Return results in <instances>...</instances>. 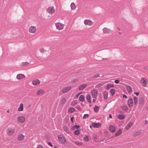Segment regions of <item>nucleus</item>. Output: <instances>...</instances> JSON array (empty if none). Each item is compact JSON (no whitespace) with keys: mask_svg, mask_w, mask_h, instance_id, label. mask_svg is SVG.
<instances>
[{"mask_svg":"<svg viewBox=\"0 0 148 148\" xmlns=\"http://www.w3.org/2000/svg\"><path fill=\"white\" fill-rule=\"evenodd\" d=\"M55 25L56 28L59 30H63L64 27V24L60 22H58L55 23Z\"/></svg>","mask_w":148,"mask_h":148,"instance_id":"obj_1","label":"nucleus"},{"mask_svg":"<svg viewBox=\"0 0 148 148\" xmlns=\"http://www.w3.org/2000/svg\"><path fill=\"white\" fill-rule=\"evenodd\" d=\"M58 140L61 143L64 144L66 143V139L63 135L59 134L58 136Z\"/></svg>","mask_w":148,"mask_h":148,"instance_id":"obj_2","label":"nucleus"},{"mask_svg":"<svg viewBox=\"0 0 148 148\" xmlns=\"http://www.w3.org/2000/svg\"><path fill=\"white\" fill-rule=\"evenodd\" d=\"M140 82L144 87H146L147 86V84H148V81L146 78L144 77L142 78Z\"/></svg>","mask_w":148,"mask_h":148,"instance_id":"obj_3","label":"nucleus"},{"mask_svg":"<svg viewBox=\"0 0 148 148\" xmlns=\"http://www.w3.org/2000/svg\"><path fill=\"white\" fill-rule=\"evenodd\" d=\"M15 129L14 128H10L6 131L7 134L9 136H11L14 134Z\"/></svg>","mask_w":148,"mask_h":148,"instance_id":"obj_4","label":"nucleus"},{"mask_svg":"<svg viewBox=\"0 0 148 148\" xmlns=\"http://www.w3.org/2000/svg\"><path fill=\"white\" fill-rule=\"evenodd\" d=\"M47 12L49 14H52L55 12V10L53 7H49L47 10Z\"/></svg>","mask_w":148,"mask_h":148,"instance_id":"obj_5","label":"nucleus"},{"mask_svg":"<svg viewBox=\"0 0 148 148\" xmlns=\"http://www.w3.org/2000/svg\"><path fill=\"white\" fill-rule=\"evenodd\" d=\"M36 29V27L33 26H31L29 29V32L30 33L34 34L35 33Z\"/></svg>","mask_w":148,"mask_h":148,"instance_id":"obj_6","label":"nucleus"},{"mask_svg":"<svg viewBox=\"0 0 148 148\" xmlns=\"http://www.w3.org/2000/svg\"><path fill=\"white\" fill-rule=\"evenodd\" d=\"M17 120L19 123H23L25 121V117L23 116H19L17 118Z\"/></svg>","mask_w":148,"mask_h":148,"instance_id":"obj_7","label":"nucleus"},{"mask_svg":"<svg viewBox=\"0 0 148 148\" xmlns=\"http://www.w3.org/2000/svg\"><path fill=\"white\" fill-rule=\"evenodd\" d=\"M84 23L85 25H91L93 24V22L90 20L88 19L85 20L84 21Z\"/></svg>","mask_w":148,"mask_h":148,"instance_id":"obj_8","label":"nucleus"},{"mask_svg":"<svg viewBox=\"0 0 148 148\" xmlns=\"http://www.w3.org/2000/svg\"><path fill=\"white\" fill-rule=\"evenodd\" d=\"M127 104L129 107H131L133 106V101L132 98L129 99L127 101Z\"/></svg>","mask_w":148,"mask_h":148,"instance_id":"obj_9","label":"nucleus"},{"mask_svg":"<svg viewBox=\"0 0 148 148\" xmlns=\"http://www.w3.org/2000/svg\"><path fill=\"white\" fill-rule=\"evenodd\" d=\"M71 88V87L70 86L66 87L62 90V92L63 93H66L70 90Z\"/></svg>","mask_w":148,"mask_h":148,"instance_id":"obj_10","label":"nucleus"},{"mask_svg":"<svg viewBox=\"0 0 148 148\" xmlns=\"http://www.w3.org/2000/svg\"><path fill=\"white\" fill-rule=\"evenodd\" d=\"M25 77V75L22 74H18L16 76V78L20 80Z\"/></svg>","mask_w":148,"mask_h":148,"instance_id":"obj_11","label":"nucleus"},{"mask_svg":"<svg viewBox=\"0 0 148 148\" xmlns=\"http://www.w3.org/2000/svg\"><path fill=\"white\" fill-rule=\"evenodd\" d=\"M101 125L99 123H92V126L94 128H100L101 127Z\"/></svg>","mask_w":148,"mask_h":148,"instance_id":"obj_12","label":"nucleus"},{"mask_svg":"<svg viewBox=\"0 0 148 148\" xmlns=\"http://www.w3.org/2000/svg\"><path fill=\"white\" fill-rule=\"evenodd\" d=\"M45 92V91L44 90L40 89L37 91L36 94L37 95H42Z\"/></svg>","mask_w":148,"mask_h":148,"instance_id":"obj_13","label":"nucleus"},{"mask_svg":"<svg viewBox=\"0 0 148 148\" xmlns=\"http://www.w3.org/2000/svg\"><path fill=\"white\" fill-rule=\"evenodd\" d=\"M92 94L93 98H96L97 95V91L95 90H93L92 91Z\"/></svg>","mask_w":148,"mask_h":148,"instance_id":"obj_14","label":"nucleus"},{"mask_svg":"<svg viewBox=\"0 0 148 148\" xmlns=\"http://www.w3.org/2000/svg\"><path fill=\"white\" fill-rule=\"evenodd\" d=\"M109 130L112 132H114L116 131L115 127L113 125H110L109 126Z\"/></svg>","mask_w":148,"mask_h":148,"instance_id":"obj_15","label":"nucleus"},{"mask_svg":"<svg viewBox=\"0 0 148 148\" xmlns=\"http://www.w3.org/2000/svg\"><path fill=\"white\" fill-rule=\"evenodd\" d=\"M40 82L38 79H35L32 82V83L34 85H38L40 83Z\"/></svg>","mask_w":148,"mask_h":148,"instance_id":"obj_16","label":"nucleus"},{"mask_svg":"<svg viewBox=\"0 0 148 148\" xmlns=\"http://www.w3.org/2000/svg\"><path fill=\"white\" fill-rule=\"evenodd\" d=\"M103 30L105 33L109 34L111 32V31L109 29L106 27L103 28Z\"/></svg>","mask_w":148,"mask_h":148,"instance_id":"obj_17","label":"nucleus"},{"mask_svg":"<svg viewBox=\"0 0 148 148\" xmlns=\"http://www.w3.org/2000/svg\"><path fill=\"white\" fill-rule=\"evenodd\" d=\"M133 125V123L131 122H130L128 123L125 127V129L127 130H129Z\"/></svg>","mask_w":148,"mask_h":148,"instance_id":"obj_18","label":"nucleus"},{"mask_svg":"<svg viewBox=\"0 0 148 148\" xmlns=\"http://www.w3.org/2000/svg\"><path fill=\"white\" fill-rule=\"evenodd\" d=\"M86 86L87 84H85L81 85L78 87V89L80 90H82L84 89Z\"/></svg>","mask_w":148,"mask_h":148,"instance_id":"obj_19","label":"nucleus"},{"mask_svg":"<svg viewBox=\"0 0 148 148\" xmlns=\"http://www.w3.org/2000/svg\"><path fill=\"white\" fill-rule=\"evenodd\" d=\"M141 134V132H140V130H139L134 132L132 135L134 136H136L140 135Z\"/></svg>","mask_w":148,"mask_h":148,"instance_id":"obj_20","label":"nucleus"},{"mask_svg":"<svg viewBox=\"0 0 148 148\" xmlns=\"http://www.w3.org/2000/svg\"><path fill=\"white\" fill-rule=\"evenodd\" d=\"M24 138V136L22 134H21L19 135L18 137V140H22Z\"/></svg>","mask_w":148,"mask_h":148,"instance_id":"obj_21","label":"nucleus"},{"mask_svg":"<svg viewBox=\"0 0 148 148\" xmlns=\"http://www.w3.org/2000/svg\"><path fill=\"white\" fill-rule=\"evenodd\" d=\"M144 103V99L143 97H141L139 99L138 103L139 105H143Z\"/></svg>","mask_w":148,"mask_h":148,"instance_id":"obj_22","label":"nucleus"},{"mask_svg":"<svg viewBox=\"0 0 148 148\" xmlns=\"http://www.w3.org/2000/svg\"><path fill=\"white\" fill-rule=\"evenodd\" d=\"M126 88L127 90L129 93H130L132 92V87L130 86L127 85V86H126Z\"/></svg>","mask_w":148,"mask_h":148,"instance_id":"obj_23","label":"nucleus"},{"mask_svg":"<svg viewBox=\"0 0 148 148\" xmlns=\"http://www.w3.org/2000/svg\"><path fill=\"white\" fill-rule=\"evenodd\" d=\"M23 109V103H21L20 107L18 108V111H22Z\"/></svg>","mask_w":148,"mask_h":148,"instance_id":"obj_24","label":"nucleus"},{"mask_svg":"<svg viewBox=\"0 0 148 148\" xmlns=\"http://www.w3.org/2000/svg\"><path fill=\"white\" fill-rule=\"evenodd\" d=\"M114 86L112 84H109L106 87V88L108 90L111 88H114Z\"/></svg>","mask_w":148,"mask_h":148,"instance_id":"obj_25","label":"nucleus"},{"mask_svg":"<svg viewBox=\"0 0 148 148\" xmlns=\"http://www.w3.org/2000/svg\"><path fill=\"white\" fill-rule=\"evenodd\" d=\"M108 92L106 91L103 93L104 98L105 99H107L108 98Z\"/></svg>","mask_w":148,"mask_h":148,"instance_id":"obj_26","label":"nucleus"},{"mask_svg":"<svg viewBox=\"0 0 148 148\" xmlns=\"http://www.w3.org/2000/svg\"><path fill=\"white\" fill-rule=\"evenodd\" d=\"M71 8L72 10H75L76 8V5H75V3H72L71 4Z\"/></svg>","mask_w":148,"mask_h":148,"instance_id":"obj_27","label":"nucleus"},{"mask_svg":"<svg viewBox=\"0 0 148 148\" xmlns=\"http://www.w3.org/2000/svg\"><path fill=\"white\" fill-rule=\"evenodd\" d=\"M79 99L81 101H84L85 99L84 96L83 95H81L79 97Z\"/></svg>","mask_w":148,"mask_h":148,"instance_id":"obj_28","label":"nucleus"},{"mask_svg":"<svg viewBox=\"0 0 148 148\" xmlns=\"http://www.w3.org/2000/svg\"><path fill=\"white\" fill-rule=\"evenodd\" d=\"M75 109L74 108L70 107L69 108V109L68 111L69 112L71 113H72L74 112L75 111Z\"/></svg>","mask_w":148,"mask_h":148,"instance_id":"obj_29","label":"nucleus"},{"mask_svg":"<svg viewBox=\"0 0 148 148\" xmlns=\"http://www.w3.org/2000/svg\"><path fill=\"white\" fill-rule=\"evenodd\" d=\"M118 117L120 120H122L124 118V116L123 114H119L118 115Z\"/></svg>","mask_w":148,"mask_h":148,"instance_id":"obj_30","label":"nucleus"},{"mask_svg":"<svg viewBox=\"0 0 148 148\" xmlns=\"http://www.w3.org/2000/svg\"><path fill=\"white\" fill-rule=\"evenodd\" d=\"M86 99L90 103H91V97L90 95H88L86 97Z\"/></svg>","mask_w":148,"mask_h":148,"instance_id":"obj_31","label":"nucleus"},{"mask_svg":"<svg viewBox=\"0 0 148 148\" xmlns=\"http://www.w3.org/2000/svg\"><path fill=\"white\" fill-rule=\"evenodd\" d=\"M121 133V130L119 129L118 131L116 132L115 133V135L116 136H118L120 135Z\"/></svg>","mask_w":148,"mask_h":148,"instance_id":"obj_32","label":"nucleus"},{"mask_svg":"<svg viewBox=\"0 0 148 148\" xmlns=\"http://www.w3.org/2000/svg\"><path fill=\"white\" fill-rule=\"evenodd\" d=\"M115 90L114 88L111 89L110 90V92L112 96L114 95L115 93Z\"/></svg>","mask_w":148,"mask_h":148,"instance_id":"obj_33","label":"nucleus"},{"mask_svg":"<svg viewBox=\"0 0 148 148\" xmlns=\"http://www.w3.org/2000/svg\"><path fill=\"white\" fill-rule=\"evenodd\" d=\"M135 105H136L138 103V99L136 97L134 96L133 97Z\"/></svg>","mask_w":148,"mask_h":148,"instance_id":"obj_34","label":"nucleus"},{"mask_svg":"<svg viewBox=\"0 0 148 148\" xmlns=\"http://www.w3.org/2000/svg\"><path fill=\"white\" fill-rule=\"evenodd\" d=\"M29 63L28 62H23L21 63V66H26L29 64Z\"/></svg>","mask_w":148,"mask_h":148,"instance_id":"obj_35","label":"nucleus"},{"mask_svg":"<svg viewBox=\"0 0 148 148\" xmlns=\"http://www.w3.org/2000/svg\"><path fill=\"white\" fill-rule=\"evenodd\" d=\"M99 110V107L98 106H95L94 108V110L95 112H97Z\"/></svg>","mask_w":148,"mask_h":148,"instance_id":"obj_36","label":"nucleus"},{"mask_svg":"<svg viewBox=\"0 0 148 148\" xmlns=\"http://www.w3.org/2000/svg\"><path fill=\"white\" fill-rule=\"evenodd\" d=\"M74 134L76 135H78L80 133V130H76L74 132Z\"/></svg>","mask_w":148,"mask_h":148,"instance_id":"obj_37","label":"nucleus"},{"mask_svg":"<svg viewBox=\"0 0 148 148\" xmlns=\"http://www.w3.org/2000/svg\"><path fill=\"white\" fill-rule=\"evenodd\" d=\"M79 126L78 125H75L73 126L72 127V129L73 130H74L75 129H77L79 127Z\"/></svg>","mask_w":148,"mask_h":148,"instance_id":"obj_38","label":"nucleus"},{"mask_svg":"<svg viewBox=\"0 0 148 148\" xmlns=\"http://www.w3.org/2000/svg\"><path fill=\"white\" fill-rule=\"evenodd\" d=\"M66 100L64 98H63L61 101V104L62 105H64L65 104Z\"/></svg>","mask_w":148,"mask_h":148,"instance_id":"obj_39","label":"nucleus"},{"mask_svg":"<svg viewBox=\"0 0 148 148\" xmlns=\"http://www.w3.org/2000/svg\"><path fill=\"white\" fill-rule=\"evenodd\" d=\"M128 107L127 106H123L121 108L122 110H126L128 109Z\"/></svg>","mask_w":148,"mask_h":148,"instance_id":"obj_40","label":"nucleus"},{"mask_svg":"<svg viewBox=\"0 0 148 148\" xmlns=\"http://www.w3.org/2000/svg\"><path fill=\"white\" fill-rule=\"evenodd\" d=\"M75 143L77 145H82V142H80L79 141H77L75 142Z\"/></svg>","mask_w":148,"mask_h":148,"instance_id":"obj_41","label":"nucleus"},{"mask_svg":"<svg viewBox=\"0 0 148 148\" xmlns=\"http://www.w3.org/2000/svg\"><path fill=\"white\" fill-rule=\"evenodd\" d=\"M40 51L41 53H43L46 52V50L42 48L40 49Z\"/></svg>","mask_w":148,"mask_h":148,"instance_id":"obj_42","label":"nucleus"},{"mask_svg":"<svg viewBox=\"0 0 148 148\" xmlns=\"http://www.w3.org/2000/svg\"><path fill=\"white\" fill-rule=\"evenodd\" d=\"M89 116V115L88 114H85L84 115L83 117V118L84 119H86L87 117H88Z\"/></svg>","mask_w":148,"mask_h":148,"instance_id":"obj_43","label":"nucleus"},{"mask_svg":"<svg viewBox=\"0 0 148 148\" xmlns=\"http://www.w3.org/2000/svg\"><path fill=\"white\" fill-rule=\"evenodd\" d=\"M89 138L88 136H86L84 138V140L85 141H88V140Z\"/></svg>","mask_w":148,"mask_h":148,"instance_id":"obj_44","label":"nucleus"},{"mask_svg":"<svg viewBox=\"0 0 148 148\" xmlns=\"http://www.w3.org/2000/svg\"><path fill=\"white\" fill-rule=\"evenodd\" d=\"M64 130L66 132H67L69 131V129L67 127H64Z\"/></svg>","mask_w":148,"mask_h":148,"instance_id":"obj_45","label":"nucleus"},{"mask_svg":"<svg viewBox=\"0 0 148 148\" xmlns=\"http://www.w3.org/2000/svg\"><path fill=\"white\" fill-rule=\"evenodd\" d=\"M36 148H44V147L42 145H37Z\"/></svg>","mask_w":148,"mask_h":148,"instance_id":"obj_46","label":"nucleus"},{"mask_svg":"<svg viewBox=\"0 0 148 148\" xmlns=\"http://www.w3.org/2000/svg\"><path fill=\"white\" fill-rule=\"evenodd\" d=\"M98 77H100L99 75L98 74H96L93 77L94 78H97Z\"/></svg>","mask_w":148,"mask_h":148,"instance_id":"obj_47","label":"nucleus"},{"mask_svg":"<svg viewBox=\"0 0 148 148\" xmlns=\"http://www.w3.org/2000/svg\"><path fill=\"white\" fill-rule=\"evenodd\" d=\"M48 144L49 146H50L51 147H53V145L51 143V142H48Z\"/></svg>","mask_w":148,"mask_h":148,"instance_id":"obj_48","label":"nucleus"},{"mask_svg":"<svg viewBox=\"0 0 148 148\" xmlns=\"http://www.w3.org/2000/svg\"><path fill=\"white\" fill-rule=\"evenodd\" d=\"M119 81L118 80H116L114 81V82L116 84H118L119 83Z\"/></svg>","mask_w":148,"mask_h":148,"instance_id":"obj_49","label":"nucleus"},{"mask_svg":"<svg viewBox=\"0 0 148 148\" xmlns=\"http://www.w3.org/2000/svg\"><path fill=\"white\" fill-rule=\"evenodd\" d=\"M78 80L77 79H75L74 80H73L72 81V83H73L74 82H76L77 81H78Z\"/></svg>","mask_w":148,"mask_h":148,"instance_id":"obj_50","label":"nucleus"},{"mask_svg":"<svg viewBox=\"0 0 148 148\" xmlns=\"http://www.w3.org/2000/svg\"><path fill=\"white\" fill-rule=\"evenodd\" d=\"M134 94H136V95L137 96H138L139 95V92H134Z\"/></svg>","mask_w":148,"mask_h":148,"instance_id":"obj_51","label":"nucleus"},{"mask_svg":"<svg viewBox=\"0 0 148 148\" xmlns=\"http://www.w3.org/2000/svg\"><path fill=\"white\" fill-rule=\"evenodd\" d=\"M144 69L145 70H148V66H145L144 67Z\"/></svg>","mask_w":148,"mask_h":148,"instance_id":"obj_52","label":"nucleus"},{"mask_svg":"<svg viewBox=\"0 0 148 148\" xmlns=\"http://www.w3.org/2000/svg\"><path fill=\"white\" fill-rule=\"evenodd\" d=\"M123 98H125L126 99H127V96L125 95H123Z\"/></svg>","mask_w":148,"mask_h":148,"instance_id":"obj_53","label":"nucleus"},{"mask_svg":"<svg viewBox=\"0 0 148 148\" xmlns=\"http://www.w3.org/2000/svg\"><path fill=\"white\" fill-rule=\"evenodd\" d=\"M80 94V93H78V94H76V97L77 98L79 96V95Z\"/></svg>","mask_w":148,"mask_h":148,"instance_id":"obj_54","label":"nucleus"},{"mask_svg":"<svg viewBox=\"0 0 148 148\" xmlns=\"http://www.w3.org/2000/svg\"><path fill=\"white\" fill-rule=\"evenodd\" d=\"M73 119H74V118L73 117H72L71 118V121L73 123Z\"/></svg>","mask_w":148,"mask_h":148,"instance_id":"obj_55","label":"nucleus"},{"mask_svg":"<svg viewBox=\"0 0 148 148\" xmlns=\"http://www.w3.org/2000/svg\"><path fill=\"white\" fill-rule=\"evenodd\" d=\"M101 86V83L99 84L96 85V86H98V87L100 86Z\"/></svg>","mask_w":148,"mask_h":148,"instance_id":"obj_56","label":"nucleus"},{"mask_svg":"<svg viewBox=\"0 0 148 148\" xmlns=\"http://www.w3.org/2000/svg\"><path fill=\"white\" fill-rule=\"evenodd\" d=\"M76 104V103H75V104H72V103H71V106H75V105Z\"/></svg>","mask_w":148,"mask_h":148,"instance_id":"obj_57","label":"nucleus"},{"mask_svg":"<svg viewBox=\"0 0 148 148\" xmlns=\"http://www.w3.org/2000/svg\"><path fill=\"white\" fill-rule=\"evenodd\" d=\"M109 116L110 117V118H112V115L111 114H109Z\"/></svg>","mask_w":148,"mask_h":148,"instance_id":"obj_58","label":"nucleus"},{"mask_svg":"<svg viewBox=\"0 0 148 148\" xmlns=\"http://www.w3.org/2000/svg\"><path fill=\"white\" fill-rule=\"evenodd\" d=\"M92 127H93L92 126V124L91 125H90V128H92Z\"/></svg>","mask_w":148,"mask_h":148,"instance_id":"obj_59","label":"nucleus"},{"mask_svg":"<svg viewBox=\"0 0 148 148\" xmlns=\"http://www.w3.org/2000/svg\"><path fill=\"white\" fill-rule=\"evenodd\" d=\"M95 99H93V101L94 102H95Z\"/></svg>","mask_w":148,"mask_h":148,"instance_id":"obj_60","label":"nucleus"},{"mask_svg":"<svg viewBox=\"0 0 148 148\" xmlns=\"http://www.w3.org/2000/svg\"><path fill=\"white\" fill-rule=\"evenodd\" d=\"M147 123H148V122H147V121H146V122H145V124H147Z\"/></svg>","mask_w":148,"mask_h":148,"instance_id":"obj_61","label":"nucleus"},{"mask_svg":"<svg viewBox=\"0 0 148 148\" xmlns=\"http://www.w3.org/2000/svg\"><path fill=\"white\" fill-rule=\"evenodd\" d=\"M7 112L9 113L10 112V111L9 110H8L7 111Z\"/></svg>","mask_w":148,"mask_h":148,"instance_id":"obj_62","label":"nucleus"},{"mask_svg":"<svg viewBox=\"0 0 148 148\" xmlns=\"http://www.w3.org/2000/svg\"><path fill=\"white\" fill-rule=\"evenodd\" d=\"M54 148H58V147H57L56 146H55V147H54Z\"/></svg>","mask_w":148,"mask_h":148,"instance_id":"obj_63","label":"nucleus"},{"mask_svg":"<svg viewBox=\"0 0 148 148\" xmlns=\"http://www.w3.org/2000/svg\"><path fill=\"white\" fill-rule=\"evenodd\" d=\"M96 138V137H94V138Z\"/></svg>","mask_w":148,"mask_h":148,"instance_id":"obj_64","label":"nucleus"}]
</instances>
